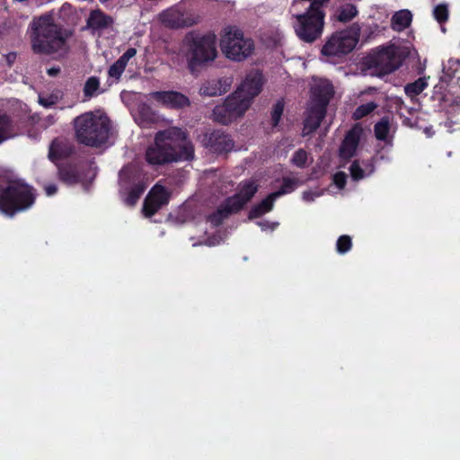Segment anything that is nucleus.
Returning a JSON list of instances; mask_svg holds the SVG:
<instances>
[{
    "label": "nucleus",
    "mask_w": 460,
    "mask_h": 460,
    "mask_svg": "<svg viewBox=\"0 0 460 460\" xmlns=\"http://www.w3.org/2000/svg\"><path fill=\"white\" fill-rule=\"evenodd\" d=\"M193 156V146L179 128L157 132L154 143L146 150V161L152 165L187 161Z\"/></svg>",
    "instance_id": "obj_1"
},
{
    "label": "nucleus",
    "mask_w": 460,
    "mask_h": 460,
    "mask_svg": "<svg viewBox=\"0 0 460 460\" xmlns=\"http://www.w3.org/2000/svg\"><path fill=\"white\" fill-rule=\"evenodd\" d=\"M35 35L32 39L34 52L63 56L67 51L66 40L71 32L57 23L53 13L42 15L34 21Z\"/></svg>",
    "instance_id": "obj_2"
},
{
    "label": "nucleus",
    "mask_w": 460,
    "mask_h": 460,
    "mask_svg": "<svg viewBox=\"0 0 460 460\" xmlns=\"http://www.w3.org/2000/svg\"><path fill=\"white\" fill-rule=\"evenodd\" d=\"M180 52L185 57L190 73L197 75L201 67L212 63L217 57L216 36L189 32L181 41Z\"/></svg>",
    "instance_id": "obj_3"
},
{
    "label": "nucleus",
    "mask_w": 460,
    "mask_h": 460,
    "mask_svg": "<svg viewBox=\"0 0 460 460\" xmlns=\"http://www.w3.org/2000/svg\"><path fill=\"white\" fill-rule=\"evenodd\" d=\"M74 128L77 141L83 145L98 147L109 137L110 120L100 111H88L74 119Z\"/></svg>",
    "instance_id": "obj_4"
},
{
    "label": "nucleus",
    "mask_w": 460,
    "mask_h": 460,
    "mask_svg": "<svg viewBox=\"0 0 460 460\" xmlns=\"http://www.w3.org/2000/svg\"><path fill=\"white\" fill-rule=\"evenodd\" d=\"M35 201L34 190L22 180L0 179V213L13 217Z\"/></svg>",
    "instance_id": "obj_5"
},
{
    "label": "nucleus",
    "mask_w": 460,
    "mask_h": 460,
    "mask_svg": "<svg viewBox=\"0 0 460 460\" xmlns=\"http://www.w3.org/2000/svg\"><path fill=\"white\" fill-rule=\"evenodd\" d=\"M290 13L294 30L300 40L313 42L322 36L324 26L322 7H308L299 3H292Z\"/></svg>",
    "instance_id": "obj_6"
},
{
    "label": "nucleus",
    "mask_w": 460,
    "mask_h": 460,
    "mask_svg": "<svg viewBox=\"0 0 460 460\" xmlns=\"http://www.w3.org/2000/svg\"><path fill=\"white\" fill-rule=\"evenodd\" d=\"M220 48L227 58L242 61L252 54L254 43L252 39L244 37L239 28L230 26L223 31Z\"/></svg>",
    "instance_id": "obj_7"
},
{
    "label": "nucleus",
    "mask_w": 460,
    "mask_h": 460,
    "mask_svg": "<svg viewBox=\"0 0 460 460\" xmlns=\"http://www.w3.org/2000/svg\"><path fill=\"white\" fill-rule=\"evenodd\" d=\"M119 184L120 197L127 206H134L146 188L144 177L133 164L120 171Z\"/></svg>",
    "instance_id": "obj_8"
},
{
    "label": "nucleus",
    "mask_w": 460,
    "mask_h": 460,
    "mask_svg": "<svg viewBox=\"0 0 460 460\" xmlns=\"http://www.w3.org/2000/svg\"><path fill=\"white\" fill-rule=\"evenodd\" d=\"M360 27L354 23L349 28L333 33L322 49L327 58L341 57L349 53L358 41Z\"/></svg>",
    "instance_id": "obj_9"
},
{
    "label": "nucleus",
    "mask_w": 460,
    "mask_h": 460,
    "mask_svg": "<svg viewBox=\"0 0 460 460\" xmlns=\"http://www.w3.org/2000/svg\"><path fill=\"white\" fill-rule=\"evenodd\" d=\"M256 191L257 185L252 181L241 183L239 192L235 196L227 199L216 213L209 216L207 219V224H210L211 226H218L230 213L241 209Z\"/></svg>",
    "instance_id": "obj_10"
},
{
    "label": "nucleus",
    "mask_w": 460,
    "mask_h": 460,
    "mask_svg": "<svg viewBox=\"0 0 460 460\" xmlns=\"http://www.w3.org/2000/svg\"><path fill=\"white\" fill-rule=\"evenodd\" d=\"M248 109L247 101H241L237 95L232 93L223 103L214 108L213 118L219 123L229 124L241 118Z\"/></svg>",
    "instance_id": "obj_11"
},
{
    "label": "nucleus",
    "mask_w": 460,
    "mask_h": 460,
    "mask_svg": "<svg viewBox=\"0 0 460 460\" xmlns=\"http://www.w3.org/2000/svg\"><path fill=\"white\" fill-rule=\"evenodd\" d=\"M158 20L164 26L168 28L190 26L195 22L193 16L182 3H179L160 13Z\"/></svg>",
    "instance_id": "obj_12"
},
{
    "label": "nucleus",
    "mask_w": 460,
    "mask_h": 460,
    "mask_svg": "<svg viewBox=\"0 0 460 460\" xmlns=\"http://www.w3.org/2000/svg\"><path fill=\"white\" fill-rule=\"evenodd\" d=\"M262 85V75L258 71H252L246 75L234 93L241 101H247L250 108L254 97L261 93Z\"/></svg>",
    "instance_id": "obj_13"
},
{
    "label": "nucleus",
    "mask_w": 460,
    "mask_h": 460,
    "mask_svg": "<svg viewBox=\"0 0 460 460\" xmlns=\"http://www.w3.org/2000/svg\"><path fill=\"white\" fill-rule=\"evenodd\" d=\"M170 199V192L161 184H155L145 199L143 213L146 217L155 215Z\"/></svg>",
    "instance_id": "obj_14"
},
{
    "label": "nucleus",
    "mask_w": 460,
    "mask_h": 460,
    "mask_svg": "<svg viewBox=\"0 0 460 460\" xmlns=\"http://www.w3.org/2000/svg\"><path fill=\"white\" fill-rule=\"evenodd\" d=\"M148 100H154L167 108H183L190 105V100L184 94L173 92H153L147 95Z\"/></svg>",
    "instance_id": "obj_15"
},
{
    "label": "nucleus",
    "mask_w": 460,
    "mask_h": 460,
    "mask_svg": "<svg viewBox=\"0 0 460 460\" xmlns=\"http://www.w3.org/2000/svg\"><path fill=\"white\" fill-rule=\"evenodd\" d=\"M401 62L399 49L394 45L380 49L376 58V66H380L385 73L395 70Z\"/></svg>",
    "instance_id": "obj_16"
},
{
    "label": "nucleus",
    "mask_w": 460,
    "mask_h": 460,
    "mask_svg": "<svg viewBox=\"0 0 460 460\" xmlns=\"http://www.w3.org/2000/svg\"><path fill=\"white\" fill-rule=\"evenodd\" d=\"M333 93L332 85L326 79H314L311 86L310 103L327 107L330 98Z\"/></svg>",
    "instance_id": "obj_17"
},
{
    "label": "nucleus",
    "mask_w": 460,
    "mask_h": 460,
    "mask_svg": "<svg viewBox=\"0 0 460 460\" xmlns=\"http://www.w3.org/2000/svg\"><path fill=\"white\" fill-rule=\"evenodd\" d=\"M232 84L233 80L231 77L209 79L202 83L199 88V94L208 97L222 95L230 89Z\"/></svg>",
    "instance_id": "obj_18"
},
{
    "label": "nucleus",
    "mask_w": 460,
    "mask_h": 460,
    "mask_svg": "<svg viewBox=\"0 0 460 460\" xmlns=\"http://www.w3.org/2000/svg\"><path fill=\"white\" fill-rule=\"evenodd\" d=\"M326 111V107L309 102L306 116L304 121L303 135L306 136L314 132L320 125Z\"/></svg>",
    "instance_id": "obj_19"
},
{
    "label": "nucleus",
    "mask_w": 460,
    "mask_h": 460,
    "mask_svg": "<svg viewBox=\"0 0 460 460\" xmlns=\"http://www.w3.org/2000/svg\"><path fill=\"white\" fill-rule=\"evenodd\" d=\"M361 132V128L355 126L347 133L340 147V155L342 159H349L356 154Z\"/></svg>",
    "instance_id": "obj_20"
},
{
    "label": "nucleus",
    "mask_w": 460,
    "mask_h": 460,
    "mask_svg": "<svg viewBox=\"0 0 460 460\" xmlns=\"http://www.w3.org/2000/svg\"><path fill=\"white\" fill-rule=\"evenodd\" d=\"M375 171L374 159H357L349 166L351 178L355 181L370 176Z\"/></svg>",
    "instance_id": "obj_21"
},
{
    "label": "nucleus",
    "mask_w": 460,
    "mask_h": 460,
    "mask_svg": "<svg viewBox=\"0 0 460 460\" xmlns=\"http://www.w3.org/2000/svg\"><path fill=\"white\" fill-rule=\"evenodd\" d=\"M135 121L142 128H148L156 121V114L146 103H139L133 111Z\"/></svg>",
    "instance_id": "obj_22"
},
{
    "label": "nucleus",
    "mask_w": 460,
    "mask_h": 460,
    "mask_svg": "<svg viewBox=\"0 0 460 460\" xmlns=\"http://www.w3.org/2000/svg\"><path fill=\"white\" fill-rule=\"evenodd\" d=\"M112 22L111 17L106 15L100 10H94L91 12L88 17L87 25L93 30H103L111 26Z\"/></svg>",
    "instance_id": "obj_23"
},
{
    "label": "nucleus",
    "mask_w": 460,
    "mask_h": 460,
    "mask_svg": "<svg viewBox=\"0 0 460 460\" xmlns=\"http://www.w3.org/2000/svg\"><path fill=\"white\" fill-rule=\"evenodd\" d=\"M412 21V14L407 9L396 12L391 19V26L396 31H402L408 28Z\"/></svg>",
    "instance_id": "obj_24"
},
{
    "label": "nucleus",
    "mask_w": 460,
    "mask_h": 460,
    "mask_svg": "<svg viewBox=\"0 0 460 460\" xmlns=\"http://www.w3.org/2000/svg\"><path fill=\"white\" fill-rule=\"evenodd\" d=\"M278 199V195L274 192L270 193L266 199L261 203L256 205L250 212L249 218H256L263 216L264 214L271 211L275 200Z\"/></svg>",
    "instance_id": "obj_25"
},
{
    "label": "nucleus",
    "mask_w": 460,
    "mask_h": 460,
    "mask_svg": "<svg viewBox=\"0 0 460 460\" xmlns=\"http://www.w3.org/2000/svg\"><path fill=\"white\" fill-rule=\"evenodd\" d=\"M211 146L215 152H228L233 148V141L224 134H213L210 137Z\"/></svg>",
    "instance_id": "obj_26"
},
{
    "label": "nucleus",
    "mask_w": 460,
    "mask_h": 460,
    "mask_svg": "<svg viewBox=\"0 0 460 460\" xmlns=\"http://www.w3.org/2000/svg\"><path fill=\"white\" fill-rule=\"evenodd\" d=\"M16 135L10 118L0 113V144Z\"/></svg>",
    "instance_id": "obj_27"
},
{
    "label": "nucleus",
    "mask_w": 460,
    "mask_h": 460,
    "mask_svg": "<svg viewBox=\"0 0 460 460\" xmlns=\"http://www.w3.org/2000/svg\"><path fill=\"white\" fill-rule=\"evenodd\" d=\"M358 14V10L354 4H346L339 7L334 13V18L341 22H347L352 20Z\"/></svg>",
    "instance_id": "obj_28"
},
{
    "label": "nucleus",
    "mask_w": 460,
    "mask_h": 460,
    "mask_svg": "<svg viewBox=\"0 0 460 460\" xmlns=\"http://www.w3.org/2000/svg\"><path fill=\"white\" fill-rule=\"evenodd\" d=\"M428 87V80L426 77H420L411 84H408L404 87V92L408 97L413 99L422 93Z\"/></svg>",
    "instance_id": "obj_29"
},
{
    "label": "nucleus",
    "mask_w": 460,
    "mask_h": 460,
    "mask_svg": "<svg viewBox=\"0 0 460 460\" xmlns=\"http://www.w3.org/2000/svg\"><path fill=\"white\" fill-rule=\"evenodd\" d=\"M100 79L96 76L89 77L84 86V94L87 99L96 96L102 93Z\"/></svg>",
    "instance_id": "obj_30"
},
{
    "label": "nucleus",
    "mask_w": 460,
    "mask_h": 460,
    "mask_svg": "<svg viewBox=\"0 0 460 460\" xmlns=\"http://www.w3.org/2000/svg\"><path fill=\"white\" fill-rule=\"evenodd\" d=\"M375 136L379 140L385 141L390 132V123L387 118L382 119L375 125Z\"/></svg>",
    "instance_id": "obj_31"
},
{
    "label": "nucleus",
    "mask_w": 460,
    "mask_h": 460,
    "mask_svg": "<svg viewBox=\"0 0 460 460\" xmlns=\"http://www.w3.org/2000/svg\"><path fill=\"white\" fill-rule=\"evenodd\" d=\"M291 161L296 167L304 168L312 162V158L305 150L299 149L295 152Z\"/></svg>",
    "instance_id": "obj_32"
},
{
    "label": "nucleus",
    "mask_w": 460,
    "mask_h": 460,
    "mask_svg": "<svg viewBox=\"0 0 460 460\" xmlns=\"http://www.w3.org/2000/svg\"><path fill=\"white\" fill-rule=\"evenodd\" d=\"M298 184L299 182L298 180L296 179L284 178L281 189L279 190L275 191L274 193L278 195V198H279L284 194H288L294 191L297 188Z\"/></svg>",
    "instance_id": "obj_33"
},
{
    "label": "nucleus",
    "mask_w": 460,
    "mask_h": 460,
    "mask_svg": "<svg viewBox=\"0 0 460 460\" xmlns=\"http://www.w3.org/2000/svg\"><path fill=\"white\" fill-rule=\"evenodd\" d=\"M324 190L320 188H314L306 190L302 192V200L305 203H312L316 199L322 197L324 194Z\"/></svg>",
    "instance_id": "obj_34"
},
{
    "label": "nucleus",
    "mask_w": 460,
    "mask_h": 460,
    "mask_svg": "<svg viewBox=\"0 0 460 460\" xmlns=\"http://www.w3.org/2000/svg\"><path fill=\"white\" fill-rule=\"evenodd\" d=\"M352 246L351 238L349 235H341L338 238L336 243V251L340 254L348 252Z\"/></svg>",
    "instance_id": "obj_35"
},
{
    "label": "nucleus",
    "mask_w": 460,
    "mask_h": 460,
    "mask_svg": "<svg viewBox=\"0 0 460 460\" xmlns=\"http://www.w3.org/2000/svg\"><path fill=\"white\" fill-rule=\"evenodd\" d=\"M376 108V104L373 102L362 104L356 109V111L353 113V118L355 119H362L363 117L372 112Z\"/></svg>",
    "instance_id": "obj_36"
},
{
    "label": "nucleus",
    "mask_w": 460,
    "mask_h": 460,
    "mask_svg": "<svg viewBox=\"0 0 460 460\" xmlns=\"http://www.w3.org/2000/svg\"><path fill=\"white\" fill-rule=\"evenodd\" d=\"M59 175L61 180L68 184H73L78 181V175L73 168L60 169Z\"/></svg>",
    "instance_id": "obj_37"
},
{
    "label": "nucleus",
    "mask_w": 460,
    "mask_h": 460,
    "mask_svg": "<svg viewBox=\"0 0 460 460\" xmlns=\"http://www.w3.org/2000/svg\"><path fill=\"white\" fill-rule=\"evenodd\" d=\"M284 111L283 101H278L271 111V124L272 127H277Z\"/></svg>",
    "instance_id": "obj_38"
},
{
    "label": "nucleus",
    "mask_w": 460,
    "mask_h": 460,
    "mask_svg": "<svg viewBox=\"0 0 460 460\" xmlns=\"http://www.w3.org/2000/svg\"><path fill=\"white\" fill-rule=\"evenodd\" d=\"M65 155L63 149H62V142L59 140H55L52 142L50 148H49V156L52 161H56L59 157L63 156Z\"/></svg>",
    "instance_id": "obj_39"
},
{
    "label": "nucleus",
    "mask_w": 460,
    "mask_h": 460,
    "mask_svg": "<svg viewBox=\"0 0 460 460\" xmlns=\"http://www.w3.org/2000/svg\"><path fill=\"white\" fill-rule=\"evenodd\" d=\"M434 17L438 22H444L448 17V8L445 4H440L434 8Z\"/></svg>",
    "instance_id": "obj_40"
},
{
    "label": "nucleus",
    "mask_w": 460,
    "mask_h": 460,
    "mask_svg": "<svg viewBox=\"0 0 460 460\" xmlns=\"http://www.w3.org/2000/svg\"><path fill=\"white\" fill-rule=\"evenodd\" d=\"M137 55V49L135 48H128L121 57L117 60L120 64L127 67L128 64H132Z\"/></svg>",
    "instance_id": "obj_41"
},
{
    "label": "nucleus",
    "mask_w": 460,
    "mask_h": 460,
    "mask_svg": "<svg viewBox=\"0 0 460 460\" xmlns=\"http://www.w3.org/2000/svg\"><path fill=\"white\" fill-rule=\"evenodd\" d=\"M443 70L446 75L452 76L456 72L460 70V60L459 59H449L447 63L443 66Z\"/></svg>",
    "instance_id": "obj_42"
},
{
    "label": "nucleus",
    "mask_w": 460,
    "mask_h": 460,
    "mask_svg": "<svg viewBox=\"0 0 460 460\" xmlns=\"http://www.w3.org/2000/svg\"><path fill=\"white\" fill-rule=\"evenodd\" d=\"M125 68L126 67H124V66L122 64H120L119 62L116 61L115 63H113L110 66V68L108 70V75H109V76L111 78L118 80L121 76V75L124 72Z\"/></svg>",
    "instance_id": "obj_43"
},
{
    "label": "nucleus",
    "mask_w": 460,
    "mask_h": 460,
    "mask_svg": "<svg viewBox=\"0 0 460 460\" xmlns=\"http://www.w3.org/2000/svg\"><path fill=\"white\" fill-rule=\"evenodd\" d=\"M347 175L343 172H339L333 175V184L338 190H342L345 186Z\"/></svg>",
    "instance_id": "obj_44"
},
{
    "label": "nucleus",
    "mask_w": 460,
    "mask_h": 460,
    "mask_svg": "<svg viewBox=\"0 0 460 460\" xmlns=\"http://www.w3.org/2000/svg\"><path fill=\"white\" fill-rule=\"evenodd\" d=\"M329 0H294L292 3H299L304 5H307L308 7H322L325 3Z\"/></svg>",
    "instance_id": "obj_45"
},
{
    "label": "nucleus",
    "mask_w": 460,
    "mask_h": 460,
    "mask_svg": "<svg viewBox=\"0 0 460 460\" xmlns=\"http://www.w3.org/2000/svg\"><path fill=\"white\" fill-rule=\"evenodd\" d=\"M257 225L261 227L262 231H274L278 226V222H270V221H259Z\"/></svg>",
    "instance_id": "obj_46"
},
{
    "label": "nucleus",
    "mask_w": 460,
    "mask_h": 460,
    "mask_svg": "<svg viewBox=\"0 0 460 460\" xmlns=\"http://www.w3.org/2000/svg\"><path fill=\"white\" fill-rule=\"evenodd\" d=\"M221 242V238L219 236H213L212 238H207L204 241L200 242L199 244H206L208 246H215L219 244Z\"/></svg>",
    "instance_id": "obj_47"
},
{
    "label": "nucleus",
    "mask_w": 460,
    "mask_h": 460,
    "mask_svg": "<svg viewBox=\"0 0 460 460\" xmlns=\"http://www.w3.org/2000/svg\"><path fill=\"white\" fill-rule=\"evenodd\" d=\"M39 102L44 107H50L54 104L55 102L52 99H46L42 96H40Z\"/></svg>",
    "instance_id": "obj_48"
},
{
    "label": "nucleus",
    "mask_w": 460,
    "mask_h": 460,
    "mask_svg": "<svg viewBox=\"0 0 460 460\" xmlns=\"http://www.w3.org/2000/svg\"><path fill=\"white\" fill-rule=\"evenodd\" d=\"M45 192L48 196H52L57 192V187L54 184H49L45 187Z\"/></svg>",
    "instance_id": "obj_49"
},
{
    "label": "nucleus",
    "mask_w": 460,
    "mask_h": 460,
    "mask_svg": "<svg viewBox=\"0 0 460 460\" xmlns=\"http://www.w3.org/2000/svg\"><path fill=\"white\" fill-rule=\"evenodd\" d=\"M394 104L401 110L403 106V101L401 98H396L394 100Z\"/></svg>",
    "instance_id": "obj_50"
},
{
    "label": "nucleus",
    "mask_w": 460,
    "mask_h": 460,
    "mask_svg": "<svg viewBox=\"0 0 460 460\" xmlns=\"http://www.w3.org/2000/svg\"><path fill=\"white\" fill-rule=\"evenodd\" d=\"M59 72V68L52 67L48 70L49 75H56Z\"/></svg>",
    "instance_id": "obj_51"
},
{
    "label": "nucleus",
    "mask_w": 460,
    "mask_h": 460,
    "mask_svg": "<svg viewBox=\"0 0 460 460\" xmlns=\"http://www.w3.org/2000/svg\"><path fill=\"white\" fill-rule=\"evenodd\" d=\"M8 58H9V61L13 60V58L11 56L8 57Z\"/></svg>",
    "instance_id": "obj_52"
}]
</instances>
